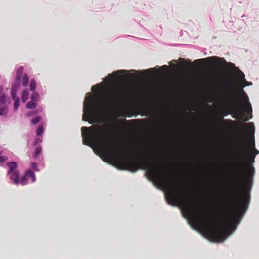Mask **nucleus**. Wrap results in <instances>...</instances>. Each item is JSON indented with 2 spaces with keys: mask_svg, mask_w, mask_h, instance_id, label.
<instances>
[{
  "mask_svg": "<svg viewBox=\"0 0 259 259\" xmlns=\"http://www.w3.org/2000/svg\"><path fill=\"white\" fill-rule=\"evenodd\" d=\"M236 128L242 134L238 147L240 160L237 166V183L231 193V203L227 204L224 218L219 222H216L208 213L192 203L184 188L172 185L169 171L155 162V183L167 189L166 199L168 203L180 205L186 217L195 225L202 227L210 239L217 242L223 241L229 235L230 229H236L247 208L245 203L249 200V191L254 172L250 163L254 162L259 153L255 148L254 139L252 143H248L245 125L240 124Z\"/></svg>",
  "mask_w": 259,
  "mask_h": 259,
  "instance_id": "obj_1",
  "label": "nucleus"
},
{
  "mask_svg": "<svg viewBox=\"0 0 259 259\" xmlns=\"http://www.w3.org/2000/svg\"><path fill=\"white\" fill-rule=\"evenodd\" d=\"M100 93L96 101L90 97L83 103L82 120L90 123L98 122V116L101 112H108L122 102L127 93L122 88L100 89Z\"/></svg>",
  "mask_w": 259,
  "mask_h": 259,
  "instance_id": "obj_2",
  "label": "nucleus"
},
{
  "mask_svg": "<svg viewBox=\"0 0 259 259\" xmlns=\"http://www.w3.org/2000/svg\"><path fill=\"white\" fill-rule=\"evenodd\" d=\"M229 95L231 101L228 105L229 111H224L223 113L225 115L229 114H233L234 118H241L244 115V111L247 114H250L249 118H251L252 107L249 102L247 96L244 93L243 90L239 92H237L234 85H232L229 89Z\"/></svg>",
  "mask_w": 259,
  "mask_h": 259,
  "instance_id": "obj_3",
  "label": "nucleus"
},
{
  "mask_svg": "<svg viewBox=\"0 0 259 259\" xmlns=\"http://www.w3.org/2000/svg\"><path fill=\"white\" fill-rule=\"evenodd\" d=\"M207 61L208 62L215 63L218 64L227 66L235 75L238 80L241 83L242 87L250 85L252 83L246 81L245 79V75L243 72L238 67H236L235 64L229 62L227 63L224 58H220L218 57L213 56L207 57L205 59H197L195 61V62L203 63Z\"/></svg>",
  "mask_w": 259,
  "mask_h": 259,
  "instance_id": "obj_4",
  "label": "nucleus"
},
{
  "mask_svg": "<svg viewBox=\"0 0 259 259\" xmlns=\"http://www.w3.org/2000/svg\"><path fill=\"white\" fill-rule=\"evenodd\" d=\"M7 165L9 167L8 175L10 180L15 185L19 184V173L17 168L18 165L16 162H8Z\"/></svg>",
  "mask_w": 259,
  "mask_h": 259,
  "instance_id": "obj_5",
  "label": "nucleus"
},
{
  "mask_svg": "<svg viewBox=\"0 0 259 259\" xmlns=\"http://www.w3.org/2000/svg\"><path fill=\"white\" fill-rule=\"evenodd\" d=\"M26 176H27L28 179H30L31 182L33 183L36 181V178L34 173L30 170H27L26 172Z\"/></svg>",
  "mask_w": 259,
  "mask_h": 259,
  "instance_id": "obj_6",
  "label": "nucleus"
},
{
  "mask_svg": "<svg viewBox=\"0 0 259 259\" xmlns=\"http://www.w3.org/2000/svg\"><path fill=\"white\" fill-rule=\"evenodd\" d=\"M19 184H21L23 186L28 184V178L27 176H26V172L25 173L24 176H23L21 178H19Z\"/></svg>",
  "mask_w": 259,
  "mask_h": 259,
  "instance_id": "obj_7",
  "label": "nucleus"
},
{
  "mask_svg": "<svg viewBox=\"0 0 259 259\" xmlns=\"http://www.w3.org/2000/svg\"><path fill=\"white\" fill-rule=\"evenodd\" d=\"M29 95V92L28 90H25L23 91L22 95V100L23 102H25L28 99Z\"/></svg>",
  "mask_w": 259,
  "mask_h": 259,
  "instance_id": "obj_8",
  "label": "nucleus"
},
{
  "mask_svg": "<svg viewBox=\"0 0 259 259\" xmlns=\"http://www.w3.org/2000/svg\"><path fill=\"white\" fill-rule=\"evenodd\" d=\"M246 125L248 127V131L250 133V134L251 135H253L254 134V127H253V123H248L246 124Z\"/></svg>",
  "mask_w": 259,
  "mask_h": 259,
  "instance_id": "obj_9",
  "label": "nucleus"
},
{
  "mask_svg": "<svg viewBox=\"0 0 259 259\" xmlns=\"http://www.w3.org/2000/svg\"><path fill=\"white\" fill-rule=\"evenodd\" d=\"M23 66H21L20 67L18 68L17 71V80H20V75L22 73V72H23Z\"/></svg>",
  "mask_w": 259,
  "mask_h": 259,
  "instance_id": "obj_10",
  "label": "nucleus"
},
{
  "mask_svg": "<svg viewBox=\"0 0 259 259\" xmlns=\"http://www.w3.org/2000/svg\"><path fill=\"white\" fill-rule=\"evenodd\" d=\"M7 109L4 105H0V115H5L7 114Z\"/></svg>",
  "mask_w": 259,
  "mask_h": 259,
  "instance_id": "obj_11",
  "label": "nucleus"
},
{
  "mask_svg": "<svg viewBox=\"0 0 259 259\" xmlns=\"http://www.w3.org/2000/svg\"><path fill=\"white\" fill-rule=\"evenodd\" d=\"M36 104L33 102H29L26 105V107L29 109H34L36 107Z\"/></svg>",
  "mask_w": 259,
  "mask_h": 259,
  "instance_id": "obj_12",
  "label": "nucleus"
},
{
  "mask_svg": "<svg viewBox=\"0 0 259 259\" xmlns=\"http://www.w3.org/2000/svg\"><path fill=\"white\" fill-rule=\"evenodd\" d=\"M28 80H29L28 77L26 74H25L22 79L23 85L24 87L27 86L28 84Z\"/></svg>",
  "mask_w": 259,
  "mask_h": 259,
  "instance_id": "obj_13",
  "label": "nucleus"
},
{
  "mask_svg": "<svg viewBox=\"0 0 259 259\" xmlns=\"http://www.w3.org/2000/svg\"><path fill=\"white\" fill-rule=\"evenodd\" d=\"M44 132V128L41 125H39L36 130V135L37 136H40Z\"/></svg>",
  "mask_w": 259,
  "mask_h": 259,
  "instance_id": "obj_14",
  "label": "nucleus"
},
{
  "mask_svg": "<svg viewBox=\"0 0 259 259\" xmlns=\"http://www.w3.org/2000/svg\"><path fill=\"white\" fill-rule=\"evenodd\" d=\"M30 90L33 91H34L36 88V82L35 81L34 79H32L30 82Z\"/></svg>",
  "mask_w": 259,
  "mask_h": 259,
  "instance_id": "obj_15",
  "label": "nucleus"
},
{
  "mask_svg": "<svg viewBox=\"0 0 259 259\" xmlns=\"http://www.w3.org/2000/svg\"><path fill=\"white\" fill-rule=\"evenodd\" d=\"M16 89L14 88L13 89H12L11 90V95L12 97L13 98V100H15L17 98L16 97Z\"/></svg>",
  "mask_w": 259,
  "mask_h": 259,
  "instance_id": "obj_16",
  "label": "nucleus"
},
{
  "mask_svg": "<svg viewBox=\"0 0 259 259\" xmlns=\"http://www.w3.org/2000/svg\"><path fill=\"white\" fill-rule=\"evenodd\" d=\"M13 100L14 101L15 110H17L19 106V98H17L16 99Z\"/></svg>",
  "mask_w": 259,
  "mask_h": 259,
  "instance_id": "obj_17",
  "label": "nucleus"
},
{
  "mask_svg": "<svg viewBox=\"0 0 259 259\" xmlns=\"http://www.w3.org/2000/svg\"><path fill=\"white\" fill-rule=\"evenodd\" d=\"M40 120V117H36L32 119L31 122L33 124H36Z\"/></svg>",
  "mask_w": 259,
  "mask_h": 259,
  "instance_id": "obj_18",
  "label": "nucleus"
},
{
  "mask_svg": "<svg viewBox=\"0 0 259 259\" xmlns=\"http://www.w3.org/2000/svg\"><path fill=\"white\" fill-rule=\"evenodd\" d=\"M6 101V97L4 95H2L0 97V102L1 103L4 104Z\"/></svg>",
  "mask_w": 259,
  "mask_h": 259,
  "instance_id": "obj_19",
  "label": "nucleus"
},
{
  "mask_svg": "<svg viewBox=\"0 0 259 259\" xmlns=\"http://www.w3.org/2000/svg\"><path fill=\"white\" fill-rule=\"evenodd\" d=\"M31 167L36 171H38V169L37 168V165L35 162H32L31 164Z\"/></svg>",
  "mask_w": 259,
  "mask_h": 259,
  "instance_id": "obj_20",
  "label": "nucleus"
},
{
  "mask_svg": "<svg viewBox=\"0 0 259 259\" xmlns=\"http://www.w3.org/2000/svg\"><path fill=\"white\" fill-rule=\"evenodd\" d=\"M8 159V157L6 156H0V162H4L7 161Z\"/></svg>",
  "mask_w": 259,
  "mask_h": 259,
  "instance_id": "obj_21",
  "label": "nucleus"
},
{
  "mask_svg": "<svg viewBox=\"0 0 259 259\" xmlns=\"http://www.w3.org/2000/svg\"><path fill=\"white\" fill-rule=\"evenodd\" d=\"M38 97V94L34 93V94H33V95H32L31 99L32 100H36L37 99Z\"/></svg>",
  "mask_w": 259,
  "mask_h": 259,
  "instance_id": "obj_22",
  "label": "nucleus"
},
{
  "mask_svg": "<svg viewBox=\"0 0 259 259\" xmlns=\"http://www.w3.org/2000/svg\"><path fill=\"white\" fill-rule=\"evenodd\" d=\"M41 152V149L40 148H37L36 149H35V155H38Z\"/></svg>",
  "mask_w": 259,
  "mask_h": 259,
  "instance_id": "obj_23",
  "label": "nucleus"
},
{
  "mask_svg": "<svg viewBox=\"0 0 259 259\" xmlns=\"http://www.w3.org/2000/svg\"><path fill=\"white\" fill-rule=\"evenodd\" d=\"M19 84H14L13 85L12 89H13L14 88H15L16 89V91H17V89L19 88Z\"/></svg>",
  "mask_w": 259,
  "mask_h": 259,
  "instance_id": "obj_24",
  "label": "nucleus"
},
{
  "mask_svg": "<svg viewBox=\"0 0 259 259\" xmlns=\"http://www.w3.org/2000/svg\"><path fill=\"white\" fill-rule=\"evenodd\" d=\"M123 71H124L123 70H120V71H117V72H114L113 73V74L117 75V74H118V73H120L121 72H123Z\"/></svg>",
  "mask_w": 259,
  "mask_h": 259,
  "instance_id": "obj_25",
  "label": "nucleus"
},
{
  "mask_svg": "<svg viewBox=\"0 0 259 259\" xmlns=\"http://www.w3.org/2000/svg\"><path fill=\"white\" fill-rule=\"evenodd\" d=\"M223 118H224V116H223V115H221V116H220V119H221V120H222L223 119Z\"/></svg>",
  "mask_w": 259,
  "mask_h": 259,
  "instance_id": "obj_26",
  "label": "nucleus"
},
{
  "mask_svg": "<svg viewBox=\"0 0 259 259\" xmlns=\"http://www.w3.org/2000/svg\"><path fill=\"white\" fill-rule=\"evenodd\" d=\"M162 67L167 68H168V66H166V65H164V66H162Z\"/></svg>",
  "mask_w": 259,
  "mask_h": 259,
  "instance_id": "obj_27",
  "label": "nucleus"
},
{
  "mask_svg": "<svg viewBox=\"0 0 259 259\" xmlns=\"http://www.w3.org/2000/svg\"><path fill=\"white\" fill-rule=\"evenodd\" d=\"M184 65H185V66H186V67H187V66L189 65V64H185Z\"/></svg>",
  "mask_w": 259,
  "mask_h": 259,
  "instance_id": "obj_28",
  "label": "nucleus"
},
{
  "mask_svg": "<svg viewBox=\"0 0 259 259\" xmlns=\"http://www.w3.org/2000/svg\"><path fill=\"white\" fill-rule=\"evenodd\" d=\"M248 119H249V118H246V119H245V121L248 120Z\"/></svg>",
  "mask_w": 259,
  "mask_h": 259,
  "instance_id": "obj_29",
  "label": "nucleus"
}]
</instances>
